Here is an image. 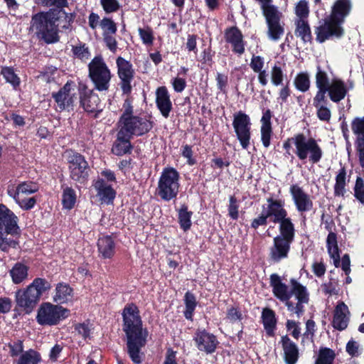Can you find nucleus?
<instances>
[{
	"label": "nucleus",
	"instance_id": "nucleus-57",
	"mask_svg": "<svg viewBox=\"0 0 364 364\" xmlns=\"http://www.w3.org/2000/svg\"><path fill=\"white\" fill-rule=\"evenodd\" d=\"M229 202L228 214L232 219L237 220L239 215L237 200L235 196H230Z\"/></svg>",
	"mask_w": 364,
	"mask_h": 364
},
{
	"label": "nucleus",
	"instance_id": "nucleus-54",
	"mask_svg": "<svg viewBox=\"0 0 364 364\" xmlns=\"http://www.w3.org/2000/svg\"><path fill=\"white\" fill-rule=\"evenodd\" d=\"M295 13L298 19H304L309 16V10L308 4L304 0H301L295 7Z\"/></svg>",
	"mask_w": 364,
	"mask_h": 364
},
{
	"label": "nucleus",
	"instance_id": "nucleus-59",
	"mask_svg": "<svg viewBox=\"0 0 364 364\" xmlns=\"http://www.w3.org/2000/svg\"><path fill=\"white\" fill-rule=\"evenodd\" d=\"M264 65V58L259 55H253L250 64V68L252 70L256 73L261 71L263 69Z\"/></svg>",
	"mask_w": 364,
	"mask_h": 364
},
{
	"label": "nucleus",
	"instance_id": "nucleus-47",
	"mask_svg": "<svg viewBox=\"0 0 364 364\" xmlns=\"http://www.w3.org/2000/svg\"><path fill=\"white\" fill-rule=\"evenodd\" d=\"M351 129L357 135V139L364 141V117L355 118L351 123Z\"/></svg>",
	"mask_w": 364,
	"mask_h": 364
},
{
	"label": "nucleus",
	"instance_id": "nucleus-41",
	"mask_svg": "<svg viewBox=\"0 0 364 364\" xmlns=\"http://www.w3.org/2000/svg\"><path fill=\"white\" fill-rule=\"evenodd\" d=\"M294 84L298 90L302 92L308 91L310 87L309 74L306 73H299L294 79Z\"/></svg>",
	"mask_w": 364,
	"mask_h": 364
},
{
	"label": "nucleus",
	"instance_id": "nucleus-51",
	"mask_svg": "<svg viewBox=\"0 0 364 364\" xmlns=\"http://www.w3.org/2000/svg\"><path fill=\"white\" fill-rule=\"evenodd\" d=\"M93 328L90 323H77L75 326V330L78 335L81 336L84 339L90 338Z\"/></svg>",
	"mask_w": 364,
	"mask_h": 364
},
{
	"label": "nucleus",
	"instance_id": "nucleus-29",
	"mask_svg": "<svg viewBox=\"0 0 364 364\" xmlns=\"http://www.w3.org/2000/svg\"><path fill=\"white\" fill-rule=\"evenodd\" d=\"M80 103L87 112H100L102 109L99 96L92 92L85 93L81 97Z\"/></svg>",
	"mask_w": 364,
	"mask_h": 364
},
{
	"label": "nucleus",
	"instance_id": "nucleus-60",
	"mask_svg": "<svg viewBox=\"0 0 364 364\" xmlns=\"http://www.w3.org/2000/svg\"><path fill=\"white\" fill-rule=\"evenodd\" d=\"M267 218L268 216L267 215V213L264 211V206H263L261 214L256 218L253 219L251 223L252 228L254 229H257L259 226L266 225L267 223Z\"/></svg>",
	"mask_w": 364,
	"mask_h": 364
},
{
	"label": "nucleus",
	"instance_id": "nucleus-11",
	"mask_svg": "<svg viewBox=\"0 0 364 364\" xmlns=\"http://www.w3.org/2000/svg\"><path fill=\"white\" fill-rule=\"evenodd\" d=\"M232 126L240 145L244 149H247L251 138V122L249 116L242 112L235 114Z\"/></svg>",
	"mask_w": 364,
	"mask_h": 364
},
{
	"label": "nucleus",
	"instance_id": "nucleus-36",
	"mask_svg": "<svg viewBox=\"0 0 364 364\" xmlns=\"http://www.w3.org/2000/svg\"><path fill=\"white\" fill-rule=\"evenodd\" d=\"M262 318L267 333L272 335L276 325L274 312L270 309L265 308L262 311Z\"/></svg>",
	"mask_w": 364,
	"mask_h": 364
},
{
	"label": "nucleus",
	"instance_id": "nucleus-27",
	"mask_svg": "<svg viewBox=\"0 0 364 364\" xmlns=\"http://www.w3.org/2000/svg\"><path fill=\"white\" fill-rule=\"evenodd\" d=\"M38 190V186L31 181H26L19 183L17 186L14 185L8 187L7 193L10 197L23 196L36 193Z\"/></svg>",
	"mask_w": 364,
	"mask_h": 364
},
{
	"label": "nucleus",
	"instance_id": "nucleus-50",
	"mask_svg": "<svg viewBox=\"0 0 364 364\" xmlns=\"http://www.w3.org/2000/svg\"><path fill=\"white\" fill-rule=\"evenodd\" d=\"M1 74L6 80L14 86H17L20 83V80L15 74L14 70L11 68H4L1 70Z\"/></svg>",
	"mask_w": 364,
	"mask_h": 364
},
{
	"label": "nucleus",
	"instance_id": "nucleus-17",
	"mask_svg": "<svg viewBox=\"0 0 364 364\" xmlns=\"http://www.w3.org/2000/svg\"><path fill=\"white\" fill-rule=\"evenodd\" d=\"M17 217L6 205H0V236L17 232Z\"/></svg>",
	"mask_w": 364,
	"mask_h": 364
},
{
	"label": "nucleus",
	"instance_id": "nucleus-20",
	"mask_svg": "<svg viewBox=\"0 0 364 364\" xmlns=\"http://www.w3.org/2000/svg\"><path fill=\"white\" fill-rule=\"evenodd\" d=\"M326 85L328 97L332 102H338L346 97L348 87L341 79L333 77L330 80L328 77V82Z\"/></svg>",
	"mask_w": 364,
	"mask_h": 364
},
{
	"label": "nucleus",
	"instance_id": "nucleus-14",
	"mask_svg": "<svg viewBox=\"0 0 364 364\" xmlns=\"http://www.w3.org/2000/svg\"><path fill=\"white\" fill-rule=\"evenodd\" d=\"M326 82H328V75L326 71L321 69L320 65H318L315 75V84L318 90L313 99V105L314 107L326 105L328 102L326 96V93H328Z\"/></svg>",
	"mask_w": 364,
	"mask_h": 364
},
{
	"label": "nucleus",
	"instance_id": "nucleus-19",
	"mask_svg": "<svg viewBox=\"0 0 364 364\" xmlns=\"http://www.w3.org/2000/svg\"><path fill=\"white\" fill-rule=\"evenodd\" d=\"M194 341L198 349L206 353H213L218 344L216 337L205 330H198Z\"/></svg>",
	"mask_w": 364,
	"mask_h": 364
},
{
	"label": "nucleus",
	"instance_id": "nucleus-6",
	"mask_svg": "<svg viewBox=\"0 0 364 364\" xmlns=\"http://www.w3.org/2000/svg\"><path fill=\"white\" fill-rule=\"evenodd\" d=\"M295 146V154L300 160L309 158L314 164L318 163L322 157V150L316 141L313 138H307L303 134H298L293 137Z\"/></svg>",
	"mask_w": 364,
	"mask_h": 364
},
{
	"label": "nucleus",
	"instance_id": "nucleus-3",
	"mask_svg": "<svg viewBox=\"0 0 364 364\" xmlns=\"http://www.w3.org/2000/svg\"><path fill=\"white\" fill-rule=\"evenodd\" d=\"M50 287V284L46 279L36 278L26 289L16 291L17 306L25 313L30 314L39 302L43 294Z\"/></svg>",
	"mask_w": 364,
	"mask_h": 364
},
{
	"label": "nucleus",
	"instance_id": "nucleus-49",
	"mask_svg": "<svg viewBox=\"0 0 364 364\" xmlns=\"http://www.w3.org/2000/svg\"><path fill=\"white\" fill-rule=\"evenodd\" d=\"M16 203L23 210L31 209L36 204V200L34 197L23 198V196L11 197Z\"/></svg>",
	"mask_w": 364,
	"mask_h": 364
},
{
	"label": "nucleus",
	"instance_id": "nucleus-63",
	"mask_svg": "<svg viewBox=\"0 0 364 364\" xmlns=\"http://www.w3.org/2000/svg\"><path fill=\"white\" fill-rule=\"evenodd\" d=\"M75 55L82 60H87L90 57V52L85 46H76L73 49Z\"/></svg>",
	"mask_w": 364,
	"mask_h": 364
},
{
	"label": "nucleus",
	"instance_id": "nucleus-10",
	"mask_svg": "<svg viewBox=\"0 0 364 364\" xmlns=\"http://www.w3.org/2000/svg\"><path fill=\"white\" fill-rule=\"evenodd\" d=\"M152 127L153 122L137 116H133L129 119H125L122 122H119L121 135L124 133L130 137L133 135L141 136L149 132Z\"/></svg>",
	"mask_w": 364,
	"mask_h": 364
},
{
	"label": "nucleus",
	"instance_id": "nucleus-43",
	"mask_svg": "<svg viewBox=\"0 0 364 364\" xmlns=\"http://www.w3.org/2000/svg\"><path fill=\"white\" fill-rule=\"evenodd\" d=\"M76 202V194L75 191L71 188L64 189L62 196V203L63 207L66 209H72Z\"/></svg>",
	"mask_w": 364,
	"mask_h": 364
},
{
	"label": "nucleus",
	"instance_id": "nucleus-18",
	"mask_svg": "<svg viewBox=\"0 0 364 364\" xmlns=\"http://www.w3.org/2000/svg\"><path fill=\"white\" fill-rule=\"evenodd\" d=\"M118 75L121 80V87L124 93L131 90V81L134 76V70L132 64L122 57L117 59Z\"/></svg>",
	"mask_w": 364,
	"mask_h": 364
},
{
	"label": "nucleus",
	"instance_id": "nucleus-44",
	"mask_svg": "<svg viewBox=\"0 0 364 364\" xmlns=\"http://www.w3.org/2000/svg\"><path fill=\"white\" fill-rule=\"evenodd\" d=\"M184 301L186 305V311L184 312L185 317L187 319H191L193 313L196 306V297L193 294L186 292L184 296Z\"/></svg>",
	"mask_w": 364,
	"mask_h": 364
},
{
	"label": "nucleus",
	"instance_id": "nucleus-28",
	"mask_svg": "<svg viewBox=\"0 0 364 364\" xmlns=\"http://www.w3.org/2000/svg\"><path fill=\"white\" fill-rule=\"evenodd\" d=\"M282 343L287 364H295L299 357V350L296 345L287 336L282 337Z\"/></svg>",
	"mask_w": 364,
	"mask_h": 364
},
{
	"label": "nucleus",
	"instance_id": "nucleus-7",
	"mask_svg": "<svg viewBox=\"0 0 364 364\" xmlns=\"http://www.w3.org/2000/svg\"><path fill=\"white\" fill-rule=\"evenodd\" d=\"M179 190V174L173 168H166L159 178L157 193L164 200L175 198Z\"/></svg>",
	"mask_w": 364,
	"mask_h": 364
},
{
	"label": "nucleus",
	"instance_id": "nucleus-46",
	"mask_svg": "<svg viewBox=\"0 0 364 364\" xmlns=\"http://www.w3.org/2000/svg\"><path fill=\"white\" fill-rule=\"evenodd\" d=\"M334 356L333 351L330 349L321 350L315 364H333Z\"/></svg>",
	"mask_w": 364,
	"mask_h": 364
},
{
	"label": "nucleus",
	"instance_id": "nucleus-22",
	"mask_svg": "<svg viewBox=\"0 0 364 364\" xmlns=\"http://www.w3.org/2000/svg\"><path fill=\"white\" fill-rule=\"evenodd\" d=\"M156 104L161 115L168 118L173 106L170 95L166 87H159L156 91Z\"/></svg>",
	"mask_w": 364,
	"mask_h": 364
},
{
	"label": "nucleus",
	"instance_id": "nucleus-62",
	"mask_svg": "<svg viewBox=\"0 0 364 364\" xmlns=\"http://www.w3.org/2000/svg\"><path fill=\"white\" fill-rule=\"evenodd\" d=\"M261 140L264 147L270 145V139L272 134V127H261Z\"/></svg>",
	"mask_w": 364,
	"mask_h": 364
},
{
	"label": "nucleus",
	"instance_id": "nucleus-34",
	"mask_svg": "<svg viewBox=\"0 0 364 364\" xmlns=\"http://www.w3.org/2000/svg\"><path fill=\"white\" fill-rule=\"evenodd\" d=\"M277 223H279L280 235L277 237H282L285 240L292 242L294 237V226L291 219L287 217Z\"/></svg>",
	"mask_w": 364,
	"mask_h": 364
},
{
	"label": "nucleus",
	"instance_id": "nucleus-24",
	"mask_svg": "<svg viewBox=\"0 0 364 364\" xmlns=\"http://www.w3.org/2000/svg\"><path fill=\"white\" fill-rule=\"evenodd\" d=\"M267 203L268 205L267 208L264 207V211L268 218H272L273 223H277L287 218V212L281 201L268 198Z\"/></svg>",
	"mask_w": 364,
	"mask_h": 364
},
{
	"label": "nucleus",
	"instance_id": "nucleus-31",
	"mask_svg": "<svg viewBox=\"0 0 364 364\" xmlns=\"http://www.w3.org/2000/svg\"><path fill=\"white\" fill-rule=\"evenodd\" d=\"M131 138L124 133L121 135V131L119 130L117 140L112 149V152L117 156H122L129 152L132 149Z\"/></svg>",
	"mask_w": 364,
	"mask_h": 364
},
{
	"label": "nucleus",
	"instance_id": "nucleus-16",
	"mask_svg": "<svg viewBox=\"0 0 364 364\" xmlns=\"http://www.w3.org/2000/svg\"><path fill=\"white\" fill-rule=\"evenodd\" d=\"M270 285L272 287L274 295L280 301L285 302L288 310L293 309V302L289 301L291 298V290L282 282L279 275L273 274L270 276Z\"/></svg>",
	"mask_w": 364,
	"mask_h": 364
},
{
	"label": "nucleus",
	"instance_id": "nucleus-32",
	"mask_svg": "<svg viewBox=\"0 0 364 364\" xmlns=\"http://www.w3.org/2000/svg\"><path fill=\"white\" fill-rule=\"evenodd\" d=\"M73 296V289L65 283L57 284L53 296V301L58 304H65L72 299Z\"/></svg>",
	"mask_w": 364,
	"mask_h": 364
},
{
	"label": "nucleus",
	"instance_id": "nucleus-58",
	"mask_svg": "<svg viewBox=\"0 0 364 364\" xmlns=\"http://www.w3.org/2000/svg\"><path fill=\"white\" fill-rule=\"evenodd\" d=\"M318 118L324 122H329L331 117V112L326 105L315 107Z\"/></svg>",
	"mask_w": 364,
	"mask_h": 364
},
{
	"label": "nucleus",
	"instance_id": "nucleus-38",
	"mask_svg": "<svg viewBox=\"0 0 364 364\" xmlns=\"http://www.w3.org/2000/svg\"><path fill=\"white\" fill-rule=\"evenodd\" d=\"M267 36L272 41H277L284 35V24L281 21L267 23Z\"/></svg>",
	"mask_w": 364,
	"mask_h": 364
},
{
	"label": "nucleus",
	"instance_id": "nucleus-35",
	"mask_svg": "<svg viewBox=\"0 0 364 364\" xmlns=\"http://www.w3.org/2000/svg\"><path fill=\"white\" fill-rule=\"evenodd\" d=\"M326 242L328 254L330 257L333 259L334 264L338 267L340 263V257L337 245L336 235L331 232L327 237Z\"/></svg>",
	"mask_w": 364,
	"mask_h": 364
},
{
	"label": "nucleus",
	"instance_id": "nucleus-42",
	"mask_svg": "<svg viewBox=\"0 0 364 364\" xmlns=\"http://www.w3.org/2000/svg\"><path fill=\"white\" fill-rule=\"evenodd\" d=\"M192 215V212L188 211V208L186 206L183 205L181 209L178 210V220L181 225V228L186 231L190 229L191 226V218Z\"/></svg>",
	"mask_w": 364,
	"mask_h": 364
},
{
	"label": "nucleus",
	"instance_id": "nucleus-53",
	"mask_svg": "<svg viewBox=\"0 0 364 364\" xmlns=\"http://www.w3.org/2000/svg\"><path fill=\"white\" fill-rule=\"evenodd\" d=\"M100 26L103 30L105 35L114 34L117 31L116 24L109 18H104L101 20Z\"/></svg>",
	"mask_w": 364,
	"mask_h": 364
},
{
	"label": "nucleus",
	"instance_id": "nucleus-48",
	"mask_svg": "<svg viewBox=\"0 0 364 364\" xmlns=\"http://www.w3.org/2000/svg\"><path fill=\"white\" fill-rule=\"evenodd\" d=\"M284 74L281 67L274 65L271 70V81L273 85L279 86L282 85Z\"/></svg>",
	"mask_w": 364,
	"mask_h": 364
},
{
	"label": "nucleus",
	"instance_id": "nucleus-25",
	"mask_svg": "<svg viewBox=\"0 0 364 364\" xmlns=\"http://www.w3.org/2000/svg\"><path fill=\"white\" fill-rule=\"evenodd\" d=\"M93 186L101 203L109 204L112 202L115 197V191L103 179H97L93 183Z\"/></svg>",
	"mask_w": 364,
	"mask_h": 364
},
{
	"label": "nucleus",
	"instance_id": "nucleus-64",
	"mask_svg": "<svg viewBox=\"0 0 364 364\" xmlns=\"http://www.w3.org/2000/svg\"><path fill=\"white\" fill-rule=\"evenodd\" d=\"M355 144L360 164L364 168V141L363 139H357Z\"/></svg>",
	"mask_w": 364,
	"mask_h": 364
},
{
	"label": "nucleus",
	"instance_id": "nucleus-30",
	"mask_svg": "<svg viewBox=\"0 0 364 364\" xmlns=\"http://www.w3.org/2000/svg\"><path fill=\"white\" fill-rule=\"evenodd\" d=\"M98 252L103 259H110L115 252V243L110 236H103L97 242Z\"/></svg>",
	"mask_w": 364,
	"mask_h": 364
},
{
	"label": "nucleus",
	"instance_id": "nucleus-37",
	"mask_svg": "<svg viewBox=\"0 0 364 364\" xmlns=\"http://www.w3.org/2000/svg\"><path fill=\"white\" fill-rule=\"evenodd\" d=\"M346 171L342 168L336 177V183L334 185V194L336 196H344L346 190Z\"/></svg>",
	"mask_w": 364,
	"mask_h": 364
},
{
	"label": "nucleus",
	"instance_id": "nucleus-45",
	"mask_svg": "<svg viewBox=\"0 0 364 364\" xmlns=\"http://www.w3.org/2000/svg\"><path fill=\"white\" fill-rule=\"evenodd\" d=\"M40 360L38 353L34 350H28L21 355L17 364H38Z\"/></svg>",
	"mask_w": 364,
	"mask_h": 364
},
{
	"label": "nucleus",
	"instance_id": "nucleus-39",
	"mask_svg": "<svg viewBox=\"0 0 364 364\" xmlns=\"http://www.w3.org/2000/svg\"><path fill=\"white\" fill-rule=\"evenodd\" d=\"M12 280L15 284L22 282L28 276V267L21 264L17 263L10 271Z\"/></svg>",
	"mask_w": 364,
	"mask_h": 364
},
{
	"label": "nucleus",
	"instance_id": "nucleus-40",
	"mask_svg": "<svg viewBox=\"0 0 364 364\" xmlns=\"http://www.w3.org/2000/svg\"><path fill=\"white\" fill-rule=\"evenodd\" d=\"M261 6L263 11V14L265 16L267 23L280 21L281 14L275 6L270 4V3L265 4V5L264 4Z\"/></svg>",
	"mask_w": 364,
	"mask_h": 364
},
{
	"label": "nucleus",
	"instance_id": "nucleus-2",
	"mask_svg": "<svg viewBox=\"0 0 364 364\" xmlns=\"http://www.w3.org/2000/svg\"><path fill=\"white\" fill-rule=\"evenodd\" d=\"M350 0H337L333 6L330 17L316 28V40L323 43L331 36L341 37L343 30L340 25L350 13Z\"/></svg>",
	"mask_w": 364,
	"mask_h": 364
},
{
	"label": "nucleus",
	"instance_id": "nucleus-8",
	"mask_svg": "<svg viewBox=\"0 0 364 364\" xmlns=\"http://www.w3.org/2000/svg\"><path fill=\"white\" fill-rule=\"evenodd\" d=\"M69 310L50 302L42 304L38 309L36 320L40 325L54 326L68 316Z\"/></svg>",
	"mask_w": 364,
	"mask_h": 364
},
{
	"label": "nucleus",
	"instance_id": "nucleus-61",
	"mask_svg": "<svg viewBox=\"0 0 364 364\" xmlns=\"http://www.w3.org/2000/svg\"><path fill=\"white\" fill-rule=\"evenodd\" d=\"M346 351L351 356H358L361 353V348L358 342L350 340L346 345Z\"/></svg>",
	"mask_w": 364,
	"mask_h": 364
},
{
	"label": "nucleus",
	"instance_id": "nucleus-26",
	"mask_svg": "<svg viewBox=\"0 0 364 364\" xmlns=\"http://www.w3.org/2000/svg\"><path fill=\"white\" fill-rule=\"evenodd\" d=\"M225 40L230 43L233 50L238 53L242 54L245 51L244 43L242 41V35L240 31L236 27H232L228 29L225 33Z\"/></svg>",
	"mask_w": 364,
	"mask_h": 364
},
{
	"label": "nucleus",
	"instance_id": "nucleus-12",
	"mask_svg": "<svg viewBox=\"0 0 364 364\" xmlns=\"http://www.w3.org/2000/svg\"><path fill=\"white\" fill-rule=\"evenodd\" d=\"M291 296L294 295L297 302L296 304H293V309L288 310L292 314H295L296 317L299 318L304 313V304L309 302V294L305 286L300 284L296 279H291Z\"/></svg>",
	"mask_w": 364,
	"mask_h": 364
},
{
	"label": "nucleus",
	"instance_id": "nucleus-9",
	"mask_svg": "<svg viewBox=\"0 0 364 364\" xmlns=\"http://www.w3.org/2000/svg\"><path fill=\"white\" fill-rule=\"evenodd\" d=\"M63 156L69 164L71 178L82 183L88 177L89 169L84 157L72 150L66 151Z\"/></svg>",
	"mask_w": 364,
	"mask_h": 364
},
{
	"label": "nucleus",
	"instance_id": "nucleus-4",
	"mask_svg": "<svg viewBox=\"0 0 364 364\" xmlns=\"http://www.w3.org/2000/svg\"><path fill=\"white\" fill-rule=\"evenodd\" d=\"M89 77L94 87L100 92L109 90L112 74L101 55H97L88 64Z\"/></svg>",
	"mask_w": 364,
	"mask_h": 364
},
{
	"label": "nucleus",
	"instance_id": "nucleus-23",
	"mask_svg": "<svg viewBox=\"0 0 364 364\" xmlns=\"http://www.w3.org/2000/svg\"><path fill=\"white\" fill-rule=\"evenodd\" d=\"M291 241L282 237H275L274 245L270 249V257L274 262H279L287 257Z\"/></svg>",
	"mask_w": 364,
	"mask_h": 364
},
{
	"label": "nucleus",
	"instance_id": "nucleus-13",
	"mask_svg": "<svg viewBox=\"0 0 364 364\" xmlns=\"http://www.w3.org/2000/svg\"><path fill=\"white\" fill-rule=\"evenodd\" d=\"M53 97L60 110H69L77 100L74 85L68 82L58 92L53 93Z\"/></svg>",
	"mask_w": 364,
	"mask_h": 364
},
{
	"label": "nucleus",
	"instance_id": "nucleus-56",
	"mask_svg": "<svg viewBox=\"0 0 364 364\" xmlns=\"http://www.w3.org/2000/svg\"><path fill=\"white\" fill-rule=\"evenodd\" d=\"M139 34L141 39L144 44L151 45L154 41V36L152 30L146 27L145 28H139L138 29Z\"/></svg>",
	"mask_w": 364,
	"mask_h": 364
},
{
	"label": "nucleus",
	"instance_id": "nucleus-21",
	"mask_svg": "<svg viewBox=\"0 0 364 364\" xmlns=\"http://www.w3.org/2000/svg\"><path fill=\"white\" fill-rule=\"evenodd\" d=\"M350 318V311L347 305L343 302H338L336 305L333 318V326L342 331L347 328Z\"/></svg>",
	"mask_w": 364,
	"mask_h": 364
},
{
	"label": "nucleus",
	"instance_id": "nucleus-1",
	"mask_svg": "<svg viewBox=\"0 0 364 364\" xmlns=\"http://www.w3.org/2000/svg\"><path fill=\"white\" fill-rule=\"evenodd\" d=\"M122 316L128 354L134 363L139 364L141 362V350L146 345L148 331L142 327V321L135 305L126 306Z\"/></svg>",
	"mask_w": 364,
	"mask_h": 364
},
{
	"label": "nucleus",
	"instance_id": "nucleus-55",
	"mask_svg": "<svg viewBox=\"0 0 364 364\" xmlns=\"http://www.w3.org/2000/svg\"><path fill=\"white\" fill-rule=\"evenodd\" d=\"M354 196L362 204H364V181L360 177L356 179Z\"/></svg>",
	"mask_w": 364,
	"mask_h": 364
},
{
	"label": "nucleus",
	"instance_id": "nucleus-5",
	"mask_svg": "<svg viewBox=\"0 0 364 364\" xmlns=\"http://www.w3.org/2000/svg\"><path fill=\"white\" fill-rule=\"evenodd\" d=\"M31 29L39 38L46 43H54L58 41L55 20L50 14H38L31 20Z\"/></svg>",
	"mask_w": 364,
	"mask_h": 364
},
{
	"label": "nucleus",
	"instance_id": "nucleus-15",
	"mask_svg": "<svg viewBox=\"0 0 364 364\" xmlns=\"http://www.w3.org/2000/svg\"><path fill=\"white\" fill-rule=\"evenodd\" d=\"M289 192L299 212H307L313 208V202L311 196L298 184L291 186Z\"/></svg>",
	"mask_w": 364,
	"mask_h": 364
},
{
	"label": "nucleus",
	"instance_id": "nucleus-33",
	"mask_svg": "<svg viewBox=\"0 0 364 364\" xmlns=\"http://www.w3.org/2000/svg\"><path fill=\"white\" fill-rule=\"evenodd\" d=\"M295 35L300 38L304 43L310 42L311 33L310 27L304 19H297L295 21Z\"/></svg>",
	"mask_w": 364,
	"mask_h": 364
},
{
	"label": "nucleus",
	"instance_id": "nucleus-52",
	"mask_svg": "<svg viewBox=\"0 0 364 364\" xmlns=\"http://www.w3.org/2000/svg\"><path fill=\"white\" fill-rule=\"evenodd\" d=\"M100 4L107 14L116 12L120 8L118 0H100Z\"/></svg>",
	"mask_w": 364,
	"mask_h": 364
}]
</instances>
